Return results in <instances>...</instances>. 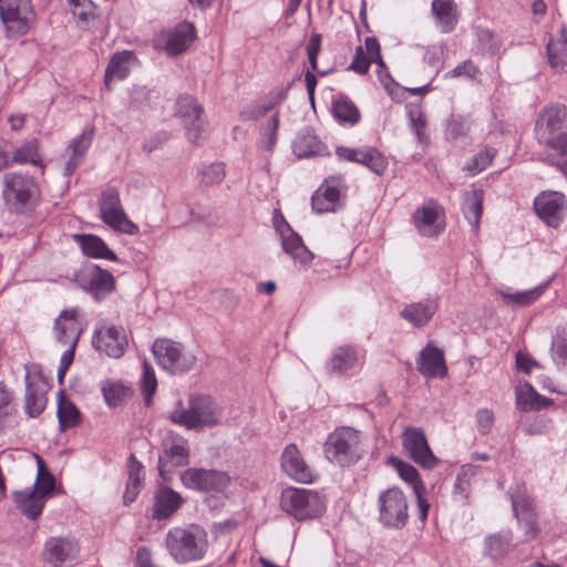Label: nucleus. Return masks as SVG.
<instances>
[{
  "mask_svg": "<svg viewBox=\"0 0 567 567\" xmlns=\"http://www.w3.org/2000/svg\"><path fill=\"white\" fill-rule=\"evenodd\" d=\"M165 544L175 561H197L207 553L208 535L205 528L197 524L174 527L167 532Z\"/></svg>",
  "mask_w": 567,
  "mask_h": 567,
  "instance_id": "obj_1",
  "label": "nucleus"
},
{
  "mask_svg": "<svg viewBox=\"0 0 567 567\" xmlns=\"http://www.w3.org/2000/svg\"><path fill=\"white\" fill-rule=\"evenodd\" d=\"M3 199L10 210L25 214L40 202V187L35 179L23 173L10 172L3 176Z\"/></svg>",
  "mask_w": 567,
  "mask_h": 567,
  "instance_id": "obj_2",
  "label": "nucleus"
},
{
  "mask_svg": "<svg viewBox=\"0 0 567 567\" xmlns=\"http://www.w3.org/2000/svg\"><path fill=\"white\" fill-rule=\"evenodd\" d=\"M324 457L333 464L349 466L363 454L361 433L350 426H340L331 432L323 443Z\"/></svg>",
  "mask_w": 567,
  "mask_h": 567,
  "instance_id": "obj_3",
  "label": "nucleus"
},
{
  "mask_svg": "<svg viewBox=\"0 0 567 567\" xmlns=\"http://www.w3.org/2000/svg\"><path fill=\"white\" fill-rule=\"evenodd\" d=\"M174 423L188 430L214 426L219 423L221 411L208 395H193L187 408H177L169 415Z\"/></svg>",
  "mask_w": 567,
  "mask_h": 567,
  "instance_id": "obj_4",
  "label": "nucleus"
},
{
  "mask_svg": "<svg viewBox=\"0 0 567 567\" xmlns=\"http://www.w3.org/2000/svg\"><path fill=\"white\" fill-rule=\"evenodd\" d=\"M280 508L297 520L313 519L326 509L321 496L311 489L288 487L281 492Z\"/></svg>",
  "mask_w": 567,
  "mask_h": 567,
  "instance_id": "obj_5",
  "label": "nucleus"
},
{
  "mask_svg": "<svg viewBox=\"0 0 567 567\" xmlns=\"http://www.w3.org/2000/svg\"><path fill=\"white\" fill-rule=\"evenodd\" d=\"M152 352L158 365L171 374H183L192 370L196 355L181 342L158 338L152 346Z\"/></svg>",
  "mask_w": 567,
  "mask_h": 567,
  "instance_id": "obj_6",
  "label": "nucleus"
},
{
  "mask_svg": "<svg viewBox=\"0 0 567 567\" xmlns=\"http://www.w3.org/2000/svg\"><path fill=\"white\" fill-rule=\"evenodd\" d=\"M34 20L31 0H0V21L8 39L25 35Z\"/></svg>",
  "mask_w": 567,
  "mask_h": 567,
  "instance_id": "obj_7",
  "label": "nucleus"
},
{
  "mask_svg": "<svg viewBox=\"0 0 567 567\" xmlns=\"http://www.w3.org/2000/svg\"><path fill=\"white\" fill-rule=\"evenodd\" d=\"M378 511L379 520L384 527L400 529L408 523V499L398 487H389L380 493Z\"/></svg>",
  "mask_w": 567,
  "mask_h": 567,
  "instance_id": "obj_8",
  "label": "nucleus"
},
{
  "mask_svg": "<svg viewBox=\"0 0 567 567\" xmlns=\"http://www.w3.org/2000/svg\"><path fill=\"white\" fill-rule=\"evenodd\" d=\"M101 219L113 230L126 235H136L138 226L125 214L118 190L115 187L104 189L99 199Z\"/></svg>",
  "mask_w": 567,
  "mask_h": 567,
  "instance_id": "obj_9",
  "label": "nucleus"
},
{
  "mask_svg": "<svg viewBox=\"0 0 567 567\" xmlns=\"http://www.w3.org/2000/svg\"><path fill=\"white\" fill-rule=\"evenodd\" d=\"M189 444L179 435H169L163 440L162 451L158 454V473L165 483L172 481V475L177 467L189 463Z\"/></svg>",
  "mask_w": 567,
  "mask_h": 567,
  "instance_id": "obj_10",
  "label": "nucleus"
},
{
  "mask_svg": "<svg viewBox=\"0 0 567 567\" xmlns=\"http://www.w3.org/2000/svg\"><path fill=\"white\" fill-rule=\"evenodd\" d=\"M182 484L197 492H224L230 483L227 473L217 470L189 467L181 474Z\"/></svg>",
  "mask_w": 567,
  "mask_h": 567,
  "instance_id": "obj_11",
  "label": "nucleus"
},
{
  "mask_svg": "<svg viewBox=\"0 0 567 567\" xmlns=\"http://www.w3.org/2000/svg\"><path fill=\"white\" fill-rule=\"evenodd\" d=\"M127 338L123 327L106 321L100 322L92 337V344L99 352L111 358H121L127 348Z\"/></svg>",
  "mask_w": 567,
  "mask_h": 567,
  "instance_id": "obj_12",
  "label": "nucleus"
},
{
  "mask_svg": "<svg viewBox=\"0 0 567 567\" xmlns=\"http://www.w3.org/2000/svg\"><path fill=\"white\" fill-rule=\"evenodd\" d=\"M202 113L203 109L193 96L184 95L177 100L176 114L184 123L188 141L195 145H202L207 137Z\"/></svg>",
  "mask_w": 567,
  "mask_h": 567,
  "instance_id": "obj_13",
  "label": "nucleus"
},
{
  "mask_svg": "<svg viewBox=\"0 0 567 567\" xmlns=\"http://www.w3.org/2000/svg\"><path fill=\"white\" fill-rule=\"evenodd\" d=\"M536 215L548 227L557 228L567 209V198L561 192L543 190L534 199Z\"/></svg>",
  "mask_w": 567,
  "mask_h": 567,
  "instance_id": "obj_14",
  "label": "nucleus"
},
{
  "mask_svg": "<svg viewBox=\"0 0 567 567\" xmlns=\"http://www.w3.org/2000/svg\"><path fill=\"white\" fill-rule=\"evenodd\" d=\"M402 443L409 456L424 468H433L437 464L422 429L406 427L402 434Z\"/></svg>",
  "mask_w": 567,
  "mask_h": 567,
  "instance_id": "obj_15",
  "label": "nucleus"
},
{
  "mask_svg": "<svg viewBox=\"0 0 567 567\" xmlns=\"http://www.w3.org/2000/svg\"><path fill=\"white\" fill-rule=\"evenodd\" d=\"M413 225L424 237L439 236L445 228L443 208L433 199L426 200L414 212Z\"/></svg>",
  "mask_w": 567,
  "mask_h": 567,
  "instance_id": "obj_16",
  "label": "nucleus"
},
{
  "mask_svg": "<svg viewBox=\"0 0 567 567\" xmlns=\"http://www.w3.org/2000/svg\"><path fill=\"white\" fill-rule=\"evenodd\" d=\"M81 287L96 301L105 299L115 289L113 275L97 265L87 267L80 277Z\"/></svg>",
  "mask_w": 567,
  "mask_h": 567,
  "instance_id": "obj_17",
  "label": "nucleus"
},
{
  "mask_svg": "<svg viewBox=\"0 0 567 567\" xmlns=\"http://www.w3.org/2000/svg\"><path fill=\"white\" fill-rule=\"evenodd\" d=\"M567 126V106L564 104H551L538 115L535 124L538 142L545 144V140L551 138L549 134Z\"/></svg>",
  "mask_w": 567,
  "mask_h": 567,
  "instance_id": "obj_18",
  "label": "nucleus"
},
{
  "mask_svg": "<svg viewBox=\"0 0 567 567\" xmlns=\"http://www.w3.org/2000/svg\"><path fill=\"white\" fill-rule=\"evenodd\" d=\"M516 547L511 529H502L484 537L482 554L493 561H502Z\"/></svg>",
  "mask_w": 567,
  "mask_h": 567,
  "instance_id": "obj_19",
  "label": "nucleus"
},
{
  "mask_svg": "<svg viewBox=\"0 0 567 567\" xmlns=\"http://www.w3.org/2000/svg\"><path fill=\"white\" fill-rule=\"evenodd\" d=\"M44 553L47 560L53 567H62L76 559L79 546L72 538L51 537L45 542Z\"/></svg>",
  "mask_w": 567,
  "mask_h": 567,
  "instance_id": "obj_20",
  "label": "nucleus"
},
{
  "mask_svg": "<svg viewBox=\"0 0 567 567\" xmlns=\"http://www.w3.org/2000/svg\"><path fill=\"white\" fill-rule=\"evenodd\" d=\"M183 503L184 498L178 492L161 485L154 493L152 517L156 520L167 519L182 507Z\"/></svg>",
  "mask_w": 567,
  "mask_h": 567,
  "instance_id": "obj_21",
  "label": "nucleus"
},
{
  "mask_svg": "<svg viewBox=\"0 0 567 567\" xmlns=\"http://www.w3.org/2000/svg\"><path fill=\"white\" fill-rule=\"evenodd\" d=\"M371 63H377L378 66L384 68V61L380 52V43L374 37L365 38L364 48L361 45L357 47L349 70L363 75L368 73Z\"/></svg>",
  "mask_w": 567,
  "mask_h": 567,
  "instance_id": "obj_22",
  "label": "nucleus"
},
{
  "mask_svg": "<svg viewBox=\"0 0 567 567\" xmlns=\"http://www.w3.org/2000/svg\"><path fill=\"white\" fill-rule=\"evenodd\" d=\"M417 370L425 378H443L447 373V367L442 349L427 343L420 352Z\"/></svg>",
  "mask_w": 567,
  "mask_h": 567,
  "instance_id": "obj_23",
  "label": "nucleus"
},
{
  "mask_svg": "<svg viewBox=\"0 0 567 567\" xmlns=\"http://www.w3.org/2000/svg\"><path fill=\"white\" fill-rule=\"evenodd\" d=\"M76 317L78 309L70 308L62 310L55 319L53 332L59 343L76 347L81 334Z\"/></svg>",
  "mask_w": 567,
  "mask_h": 567,
  "instance_id": "obj_24",
  "label": "nucleus"
},
{
  "mask_svg": "<svg viewBox=\"0 0 567 567\" xmlns=\"http://www.w3.org/2000/svg\"><path fill=\"white\" fill-rule=\"evenodd\" d=\"M281 467L284 472L300 483H311L312 472L305 463L296 444L287 445L281 454Z\"/></svg>",
  "mask_w": 567,
  "mask_h": 567,
  "instance_id": "obj_25",
  "label": "nucleus"
},
{
  "mask_svg": "<svg viewBox=\"0 0 567 567\" xmlns=\"http://www.w3.org/2000/svg\"><path fill=\"white\" fill-rule=\"evenodd\" d=\"M275 227L280 234L282 249L286 254L302 264L312 259V254L303 245L301 237L284 219L280 223L275 219Z\"/></svg>",
  "mask_w": 567,
  "mask_h": 567,
  "instance_id": "obj_26",
  "label": "nucleus"
},
{
  "mask_svg": "<svg viewBox=\"0 0 567 567\" xmlns=\"http://www.w3.org/2000/svg\"><path fill=\"white\" fill-rule=\"evenodd\" d=\"M439 308L437 297L430 296L421 301L406 305L400 312L401 317L413 327L426 326Z\"/></svg>",
  "mask_w": 567,
  "mask_h": 567,
  "instance_id": "obj_27",
  "label": "nucleus"
},
{
  "mask_svg": "<svg viewBox=\"0 0 567 567\" xmlns=\"http://www.w3.org/2000/svg\"><path fill=\"white\" fill-rule=\"evenodd\" d=\"M72 238L79 245L81 251L90 258L117 260L116 254L97 235L74 234Z\"/></svg>",
  "mask_w": 567,
  "mask_h": 567,
  "instance_id": "obj_28",
  "label": "nucleus"
},
{
  "mask_svg": "<svg viewBox=\"0 0 567 567\" xmlns=\"http://www.w3.org/2000/svg\"><path fill=\"white\" fill-rule=\"evenodd\" d=\"M196 37L193 23L184 21L166 33L165 50L171 55L184 52Z\"/></svg>",
  "mask_w": 567,
  "mask_h": 567,
  "instance_id": "obj_29",
  "label": "nucleus"
},
{
  "mask_svg": "<svg viewBox=\"0 0 567 567\" xmlns=\"http://www.w3.org/2000/svg\"><path fill=\"white\" fill-rule=\"evenodd\" d=\"M292 150L299 158L329 154L327 146L309 130H303L297 135L292 143Z\"/></svg>",
  "mask_w": 567,
  "mask_h": 567,
  "instance_id": "obj_30",
  "label": "nucleus"
},
{
  "mask_svg": "<svg viewBox=\"0 0 567 567\" xmlns=\"http://www.w3.org/2000/svg\"><path fill=\"white\" fill-rule=\"evenodd\" d=\"M12 498L20 512L32 520L41 515L47 502L33 489L16 491L12 493Z\"/></svg>",
  "mask_w": 567,
  "mask_h": 567,
  "instance_id": "obj_31",
  "label": "nucleus"
},
{
  "mask_svg": "<svg viewBox=\"0 0 567 567\" xmlns=\"http://www.w3.org/2000/svg\"><path fill=\"white\" fill-rule=\"evenodd\" d=\"M29 371L25 373V402L24 410L30 417L39 416L47 406L45 391L38 386Z\"/></svg>",
  "mask_w": 567,
  "mask_h": 567,
  "instance_id": "obj_32",
  "label": "nucleus"
},
{
  "mask_svg": "<svg viewBox=\"0 0 567 567\" xmlns=\"http://www.w3.org/2000/svg\"><path fill=\"white\" fill-rule=\"evenodd\" d=\"M127 467L128 478L123 495V502L125 505L133 503L144 487V466L140 461H137L134 454L130 455Z\"/></svg>",
  "mask_w": 567,
  "mask_h": 567,
  "instance_id": "obj_33",
  "label": "nucleus"
},
{
  "mask_svg": "<svg viewBox=\"0 0 567 567\" xmlns=\"http://www.w3.org/2000/svg\"><path fill=\"white\" fill-rule=\"evenodd\" d=\"M359 365V355L352 346H342L336 349L329 362L328 370L330 373L344 374Z\"/></svg>",
  "mask_w": 567,
  "mask_h": 567,
  "instance_id": "obj_34",
  "label": "nucleus"
},
{
  "mask_svg": "<svg viewBox=\"0 0 567 567\" xmlns=\"http://www.w3.org/2000/svg\"><path fill=\"white\" fill-rule=\"evenodd\" d=\"M340 199L338 186L329 183L320 186L311 197L312 209L318 214L336 212Z\"/></svg>",
  "mask_w": 567,
  "mask_h": 567,
  "instance_id": "obj_35",
  "label": "nucleus"
},
{
  "mask_svg": "<svg viewBox=\"0 0 567 567\" xmlns=\"http://www.w3.org/2000/svg\"><path fill=\"white\" fill-rule=\"evenodd\" d=\"M553 403L551 399L540 395L528 382H524L516 390V404L522 411L542 410Z\"/></svg>",
  "mask_w": 567,
  "mask_h": 567,
  "instance_id": "obj_36",
  "label": "nucleus"
},
{
  "mask_svg": "<svg viewBox=\"0 0 567 567\" xmlns=\"http://www.w3.org/2000/svg\"><path fill=\"white\" fill-rule=\"evenodd\" d=\"M92 131H84L80 136L74 138L65 151L68 161L65 163V174H72L81 164L86 151L92 143Z\"/></svg>",
  "mask_w": 567,
  "mask_h": 567,
  "instance_id": "obj_37",
  "label": "nucleus"
},
{
  "mask_svg": "<svg viewBox=\"0 0 567 567\" xmlns=\"http://www.w3.org/2000/svg\"><path fill=\"white\" fill-rule=\"evenodd\" d=\"M287 97V89H277L269 93L267 103H251L245 106L240 113L239 117L241 121H255L262 116H265L269 111H271L275 105L279 104Z\"/></svg>",
  "mask_w": 567,
  "mask_h": 567,
  "instance_id": "obj_38",
  "label": "nucleus"
},
{
  "mask_svg": "<svg viewBox=\"0 0 567 567\" xmlns=\"http://www.w3.org/2000/svg\"><path fill=\"white\" fill-rule=\"evenodd\" d=\"M134 59L132 51L116 52L110 60L104 76V83L110 87L112 81L124 80L130 72L128 63Z\"/></svg>",
  "mask_w": 567,
  "mask_h": 567,
  "instance_id": "obj_39",
  "label": "nucleus"
},
{
  "mask_svg": "<svg viewBox=\"0 0 567 567\" xmlns=\"http://www.w3.org/2000/svg\"><path fill=\"white\" fill-rule=\"evenodd\" d=\"M18 413L13 392L0 381V433L12 426Z\"/></svg>",
  "mask_w": 567,
  "mask_h": 567,
  "instance_id": "obj_40",
  "label": "nucleus"
},
{
  "mask_svg": "<svg viewBox=\"0 0 567 567\" xmlns=\"http://www.w3.org/2000/svg\"><path fill=\"white\" fill-rule=\"evenodd\" d=\"M463 213L472 226V230L477 233L483 213V190L474 189L471 193H466L463 204Z\"/></svg>",
  "mask_w": 567,
  "mask_h": 567,
  "instance_id": "obj_41",
  "label": "nucleus"
},
{
  "mask_svg": "<svg viewBox=\"0 0 567 567\" xmlns=\"http://www.w3.org/2000/svg\"><path fill=\"white\" fill-rule=\"evenodd\" d=\"M432 11L439 20L442 32L449 33L455 28L457 18L453 0H433Z\"/></svg>",
  "mask_w": 567,
  "mask_h": 567,
  "instance_id": "obj_42",
  "label": "nucleus"
},
{
  "mask_svg": "<svg viewBox=\"0 0 567 567\" xmlns=\"http://www.w3.org/2000/svg\"><path fill=\"white\" fill-rule=\"evenodd\" d=\"M332 114L340 123L357 124L360 112L355 104L346 95H338L332 102Z\"/></svg>",
  "mask_w": 567,
  "mask_h": 567,
  "instance_id": "obj_43",
  "label": "nucleus"
},
{
  "mask_svg": "<svg viewBox=\"0 0 567 567\" xmlns=\"http://www.w3.org/2000/svg\"><path fill=\"white\" fill-rule=\"evenodd\" d=\"M58 420L62 432L72 429L80 423V412L74 403L65 399L60 392L58 401Z\"/></svg>",
  "mask_w": 567,
  "mask_h": 567,
  "instance_id": "obj_44",
  "label": "nucleus"
},
{
  "mask_svg": "<svg viewBox=\"0 0 567 567\" xmlns=\"http://www.w3.org/2000/svg\"><path fill=\"white\" fill-rule=\"evenodd\" d=\"M478 467L473 464L462 465L460 472L456 475L453 488L454 497L460 498L463 502L468 499L471 491V481L477 474Z\"/></svg>",
  "mask_w": 567,
  "mask_h": 567,
  "instance_id": "obj_45",
  "label": "nucleus"
},
{
  "mask_svg": "<svg viewBox=\"0 0 567 567\" xmlns=\"http://www.w3.org/2000/svg\"><path fill=\"white\" fill-rule=\"evenodd\" d=\"M13 164H32L41 165V156L39 152V142L35 138L27 141L17 148L11 157Z\"/></svg>",
  "mask_w": 567,
  "mask_h": 567,
  "instance_id": "obj_46",
  "label": "nucleus"
},
{
  "mask_svg": "<svg viewBox=\"0 0 567 567\" xmlns=\"http://www.w3.org/2000/svg\"><path fill=\"white\" fill-rule=\"evenodd\" d=\"M359 164L367 166L377 175H382L388 168L386 157L375 147L361 148Z\"/></svg>",
  "mask_w": 567,
  "mask_h": 567,
  "instance_id": "obj_47",
  "label": "nucleus"
},
{
  "mask_svg": "<svg viewBox=\"0 0 567 567\" xmlns=\"http://www.w3.org/2000/svg\"><path fill=\"white\" fill-rule=\"evenodd\" d=\"M54 487V476L47 470L43 460L38 456V475L33 485V491H37V493L47 501Z\"/></svg>",
  "mask_w": 567,
  "mask_h": 567,
  "instance_id": "obj_48",
  "label": "nucleus"
},
{
  "mask_svg": "<svg viewBox=\"0 0 567 567\" xmlns=\"http://www.w3.org/2000/svg\"><path fill=\"white\" fill-rule=\"evenodd\" d=\"M551 357L557 365L567 367V328L558 329L553 337Z\"/></svg>",
  "mask_w": 567,
  "mask_h": 567,
  "instance_id": "obj_49",
  "label": "nucleus"
},
{
  "mask_svg": "<svg viewBox=\"0 0 567 567\" xmlns=\"http://www.w3.org/2000/svg\"><path fill=\"white\" fill-rule=\"evenodd\" d=\"M225 176V166L219 162L206 165L198 172L199 183L204 186L219 184L224 181Z\"/></svg>",
  "mask_w": 567,
  "mask_h": 567,
  "instance_id": "obj_50",
  "label": "nucleus"
},
{
  "mask_svg": "<svg viewBox=\"0 0 567 567\" xmlns=\"http://www.w3.org/2000/svg\"><path fill=\"white\" fill-rule=\"evenodd\" d=\"M157 389V380L155 375V371L153 367L144 361L143 363V374L141 379V391L144 396L146 405H150L152 402V398L155 394Z\"/></svg>",
  "mask_w": 567,
  "mask_h": 567,
  "instance_id": "obj_51",
  "label": "nucleus"
},
{
  "mask_svg": "<svg viewBox=\"0 0 567 567\" xmlns=\"http://www.w3.org/2000/svg\"><path fill=\"white\" fill-rule=\"evenodd\" d=\"M546 51L550 68L555 71H563L567 61V48H563V44L551 40L548 42Z\"/></svg>",
  "mask_w": 567,
  "mask_h": 567,
  "instance_id": "obj_52",
  "label": "nucleus"
},
{
  "mask_svg": "<svg viewBox=\"0 0 567 567\" xmlns=\"http://www.w3.org/2000/svg\"><path fill=\"white\" fill-rule=\"evenodd\" d=\"M470 132V123L462 116H452L445 127L447 141H455Z\"/></svg>",
  "mask_w": 567,
  "mask_h": 567,
  "instance_id": "obj_53",
  "label": "nucleus"
},
{
  "mask_svg": "<svg viewBox=\"0 0 567 567\" xmlns=\"http://www.w3.org/2000/svg\"><path fill=\"white\" fill-rule=\"evenodd\" d=\"M543 290L544 287L539 286L530 290L519 291L515 293L502 292V297L505 300L512 301L519 306H529L540 297Z\"/></svg>",
  "mask_w": 567,
  "mask_h": 567,
  "instance_id": "obj_54",
  "label": "nucleus"
},
{
  "mask_svg": "<svg viewBox=\"0 0 567 567\" xmlns=\"http://www.w3.org/2000/svg\"><path fill=\"white\" fill-rule=\"evenodd\" d=\"M495 155H496V151L494 148H492V147L485 148L484 151L477 153L472 158L471 163H468L466 165V171L471 175H476L477 173L485 169L492 163Z\"/></svg>",
  "mask_w": 567,
  "mask_h": 567,
  "instance_id": "obj_55",
  "label": "nucleus"
},
{
  "mask_svg": "<svg viewBox=\"0 0 567 567\" xmlns=\"http://www.w3.org/2000/svg\"><path fill=\"white\" fill-rule=\"evenodd\" d=\"M391 462L396 467L401 478L412 484L414 489L415 485H417L419 488H424L422 482L420 481L419 473L414 466L395 457H392Z\"/></svg>",
  "mask_w": 567,
  "mask_h": 567,
  "instance_id": "obj_56",
  "label": "nucleus"
},
{
  "mask_svg": "<svg viewBox=\"0 0 567 567\" xmlns=\"http://www.w3.org/2000/svg\"><path fill=\"white\" fill-rule=\"evenodd\" d=\"M279 127V115L274 114L267 124L261 130V147L265 151H270L277 143V132Z\"/></svg>",
  "mask_w": 567,
  "mask_h": 567,
  "instance_id": "obj_57",
  "label": "nucleus"
},
{
  "mask_svg": "<svg viewBox=\"0 0 567 567\" xmlns=\"http://www.w3.org/2000/svg\"><path fill=\"white\" fill-rule=\"evenodd\" d=\"M72 13L79 20L87 22L94 18L95 6L92 0H68Z\"/></svg>",
  "mask_w": 567,
  "mask_h": 567,
  "instance_id": "obj_58",
  "label": "nucleus"
},
{
  "mask_svg": "<svg viewBox=\"0 0 567 567\" xmlns=\"http://www.w3.org/2000/svg\"><path fill=\"white\" fill-rule=\"evenodd\" d=\"M103 396L110 406H116L126 394V389L118 383L106 382L102 385Z\"/></svg>",
  "mask_w": 567,
  "mask_h": 567,
  "instance_id": "obj_59",
  "label": "nucleus"
},
{
  "mask_svg": "<svg viewBox=\"0 0 567 567\" xmlns=\"http://www.w3.org/2000/svg\"><path fill=\"white\" fill-rule=\"evenodd\" d=\"M475 420L477 425V431L485 435L491 432L493 425H494V413L489 409H480L475 413Z\"/></svg>",
  "mask_w": 567,
  "mask_h": 567,
  "instance_id": "obj_60",
  "label": "nucleus"
},
{
  "mask_svg": "<svg viewBox=\"0 0 567 567\" xmlns=\"http://www.w3.org/2000/svg\"><path fill=\"white\" fill-rule=\"evenodd\" d=\"M480 73L477 66L471 61L466 60L460 64H457L453 70L445 74V78H458L466 76L468 79H474Z\"/></svg>",
  "mask_w": 567,
  "mask_h": 567,
  "instance_id": "obj_61",
  "label": "nucleus"
},
{
  "mask_svg": "<svg viewBox=\"0 0 567 567\" xmlns=\"http://www.w3.org/2000/svg\"><path fill=\"white\" fill-rule=\"evenodd\" d=\"M321 48V35L313 33L307 43V55L312 71L318 69V55Z\"/></svg>",
  "mask_w": 567,
  "mask_h": 567,
  "instance_id": "obj_62",
  "label": "nucleus"
},
{
  "mask_svg": "<svg viewBox=\"0 0 567 567\" xmlns=\"http://www.w3.org/2000/svg\"><path fill=\"white\" fill-rule=\"evenodd\" d=\"M405 109L413 130L426 127V118L420 104L411 103L408 104Z\"/></svg>",
  "mask_w": 567,
  "mask_h": 567,
  "instance_id": "obj_63",
  "label": "nucleus"
},
{
  "mask_svg": "<svg viewBox=\"0 0 567 567\" xmlns=\"http://www.w3.org/2000/svg\"><path fill=\"white\" fill-rule=\"evenodd\" d=\"M477 38L482 48L491 53L497 51L501 45L498 38L488 29H480Z\"/></svg>",
  "mask_w": 567,
  "mask_h": 567,
  "instance_id": "obj_64",
  "label": "nucleus"
}]
</instances>
